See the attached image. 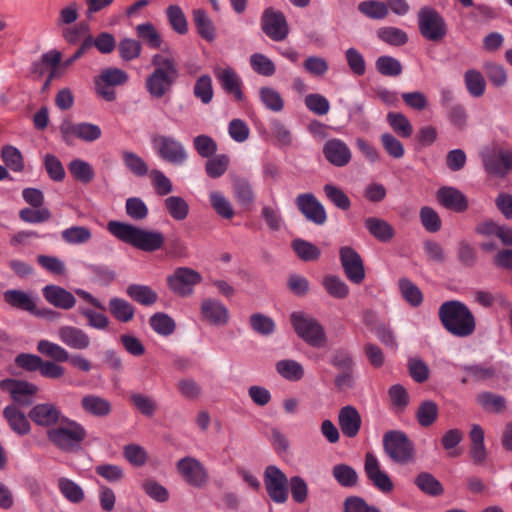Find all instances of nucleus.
Returning a JSON list of instances; mask_svg holds the SVG:
<instances>
[{
  "mask_svg": "<svg viewBox=\"0 0 512 512\" xmlns=\"http://www.w3.org/2000/svg\"><path fill=\"white\" fill-rule=\"evenodd\" d=\"M292 247L297 256L303 261L317 260L320 256V250L315 245L302 239L294 240Z\"/></svg>",
  "mask_w": 512,
  "mask_h": 512,
  "instance_id": "nucleus-59",
  "label": "nucleus"
},
{
  "mask_svg": "<svg viewBox=\"0 0 512 512\" xmlns=\"http://www.w3.org/2000/svg\"><path fill=\"white\" fill-rule=\"evenodd\" d=\"M375 66L377 71L387 77H396L399 76L403 71V66L399 60L391 56H380L376 62Z\"/></svg>",
  "mask_w": 512,
  "mask_h": 512,
  "instance_id": "nucleus-46",
  "label": "nucleus"
},
{
  "mask_svg": "<svg viewBox=\"0 0 512 512\" xmlns=\"http://www.w3.org/2000/svg\"><path fill=\"white\" fill-rule=\"evenodd\" d=\"M166 16L172 29L179 34H186L188 24L184 12L178 5H170L166 9Z\"/></svg>",
  "mask_w": 512,
  "mask_h": 512,
  "instance_id": "nucleus-49",
  "label": "nucleus"
},
{
  "mask_svg": "<svg viewBox=\"0 0 512 512\" xmlns=\"http://www.w3.org/2000/svg\"><path fill=\"white\" fill-rule=\"evenodd\" d=\"M193 20L202 38L209 41L214 39V26L204 10H194Z\"/></svg>",
  "mask_w": 512,
  "mask_h": 512,
  "instance_id": "nucleus-51",
  "label": "nucleus"
},
{
  "mask_svg": "<svg viewBox=\"0 0 512 512\" xmlns=\"http://www.w3.org/2000/svg\"><path fill=\"white\" fill-rule=\"evenodd\" d=\"M164 207L168 214L176 221H182L189 214V205L180 196H169L164 200Z\"/></svg>",
  "mask_w": 512,
  "mask_h": 512,
  "instance_id": "nucleus-35",
  "label": "nucleus"
},
{
  "mask_svg": "<svg viewBox=\"0 0 512 512\" xmlns=\"http://www.w3.org/2000/svg\"><path fill=\"white\" fill-rule=\"evenodd\" d=\"M290 321L296 334L309 345L323 347L326 344L325 330L315 318L303 312H294Z\"/></svg>",
  "mask_w": 512,
  "mask_h": 512,
  "instance_id": "nucleus-5",
  "label": "nucleus"
},
{
  "mask_svg": "<svg viewBox=\"0 0 512 512\" xmlns=\"http://www.w3.org/2000/svg\"><path fill=\"white\" fill-rule=\"evenodd\" d=\"M383 447L390 459L399 464L413 461L414 445L401 431H389L383 437Z\"/></svg>",
  "mask_w": 512,
  "mask_h": 512,
  "instance_id": "nucleus-7",
  "label": "nucleus"
},
{
  "mask_svg": "<svg viewBox=\"0 0 512 512\" xmlns=\"http://www.w3.org/2000/svg\"><path fill=\"white\" fill-rule=\"evenodd\" d=\"M177 469L184 480L194 487H203L208 480L206 469L195 458L184 457L180 459L177 463Z\"/></svg>",
  "mask_w": 512,
  "mask_h": 512,
  "instance_id": "nucleus-16",
  "label": "nucleus"
},
{
  "mask_svg": "<svg viewBox=\"0 0 512 512\" xmlns=\"http://www.w3.org/2000/svg\"><path fill=\"white\" fill-rule=\"evenodd\" d=\"M108 309L111 315L122 323L130 322L135 314V308L132 304L118 297L109 300Z\"/></svg>",
  "mask_w": 512,
  "mask_h": 512,
  "instance_id": "nucleus-30",
  "label": "nucleus"
},
{
  "mask_svg": "<svg viewBox=\"0 0 512 512\" xmlns=\"http://www.w3.org/2000/svg\"><path fill=\"white\" fill-rule=\"evenodd\" d=\"M339 254L347 278L355 284H360L365 278L364 264L360 255L349 246L340 248Z\"/></svg>",
  "mask_w": 512,
  "mask_h": 512,
  "instance_id": "nucleus-14",
  "label": "nucleus"
},
{
  "mask_svg": "<svg viewBox=\"0 0 512 512\" xmlns=\"http://www.w3.org/2000/svg\"><path fill=\"white\" fill-rule=\"evenodd\" d=\"M229 163L230 159L227 155H216L208 159L205 164V171L209 177L214 179L219 178L227 171Z\"/></svg>",
  "mask_w": 512,
  "mask_h": 512,
  "instance_id": "nucleus-54",
  "label": "nucleus"
},
{
  "mask_svg": "<svg viewBox=\"0 0 512 512\" xmlns=\"http://www.w3.org/2000/svg\"><path fill=\"white\" fill-rule=\"evenodd\" d=\"M260 99L265 107L274 112H280L284 107V101L280 93L270 87H262L259 91Z\"/></svg>",
  "mask_w": 512,
  "mask_h": 512,
  "instance_id": "nucleus-56",
  "label": "nucleus"
},
{
  "mask_svg": "<svg viewBox=\"0 0 512 512\" xmlns=\"http://www.w3.org/2000/svg\"><path fill=\"white\" fill-rule=\"evenodd\" d=\"M200 309L203 320L212 325H225L229 320L228 309L216 299H204L201 303Z\"/></svg>",
  "mask_w": 512,
  "mask_h": 512,
  "instance_id": "nucleus-22",
  "label": "nucleus"
},
{
  "mask_svg": "<svg viewBox=\"0 0 512 512\" xmlns=\"http://www.w3.org/2000/svg\"><path fill=\"white\" fill-rule=\"evenodd\" d=\"M0 389L8 392L13 401L20 405H28L30 401L26 397L32 396L38 391V387L33 383L10 378L0 381Z\"/></svg>",
  "mask_w": 512,
  "mask_h": 512,
  "instance_id": "nucleus-18",
  "label": "nucleus"
},
{
  "mask_svg": "<svg viewBox=\"0 0 512 512\" xmlns=\"http://www.w3.org/2000/svg\"><path fill=\"white\" fill-rule=\"evenodd\" d=\"M60 132L63 140L71 144L73 138H79L85 142H93L101 137L102 131L98 125L92 123L64 122L60 126Z\"/></svg>",
  "mask_w": 512,
  "mask_h": 512,
  "instance_id": "nucleus-13",
  "label": "nucleus"
},
{
  "mask_svg": "<svg viewBox=\"0 0 512 512\" xmlns=\"http://www.w3.org/2000/svg\"><path fill=\"white\" fill-rule=\"evenodd\" d=\"M81 407L87 414L99 418L108 416L112 411L109 400L94 394L85 395L81 399Z\"/></svg>",
  "mask_w": 512,
  "mask_h": 512,
  "instance_id": "nucleus-28",
  "label": "nucleus"
},
{
  "mask_svg": "<svg viewBox=\"0 0 512 512\" xmlns=\"http://www.w3.org/2000/svg\"><path fill=\"white\" fill-rule=\"evenodd\" d=\"M477 402L489 412H502L506 408V400L503 396L490 392H482L477 396Z\"/></svg>",
  "mask_w": 512,
  "mask_h": 512,
  "instance_id": "nucleus-50",
  "label": "nucleus"
},
{
  "mask_svg": "<svg viewBox=\"0 0 512 512\" xmlns=\"http://www.w3.org/2000/svg\"><path fill=\"white\" fill-rule=\"evenodd\" d=\"M60 410L51 403L37 404L29 411L30 419L37 425L50 427L59 421Z\"/></svg>",
  "mask_w": 512,
  "mask_h": 512,
  "instance_id": "nucleus-24",
  "label": "nucleus"
},
{
  "mask_svg": "<svg viewBox=\"0 0 512 512\" xmlns=\"http://www.w3.org/2000/svg\"><path fill=\"white\" fill-rule=\"evenodd\" d=\"M326 197L339 209L348 210L351 201L345 192L332 184H326L323 188Z\"/></svg>",
  "mask_w": 512,
  "mask_h": 512,
  "instance_id": "nucleus-61",
  "label": "nucleus"
},
{
  "mask_svg": "<svg viewBox=\"0 0 512 512\" xmlns=\"http://www.w3.org/2000/svg\"><path fill=\"white\" fill-rule=\"evenodd\" d=\"M120 57L125 61L138 58L142 51L141 42L131 38H124L118 43Z\"/></svg>",
  "mask_w": 512,
  "mask_h": 512,
  "instance_id": "nucleus-58",
  "label": "nucleus"
},
{
  "mask_svg": "<svg viewBox=\"0 0 512 512\" xmlns=\"http://www.w3.org/2000/svg\"><path fill=\"white\" fill-rule=\"evenodd\" d=\"M193 146L202 158L212 157L218 149L216 141L208 135H198L193 139Z\"/></svg>",
  "mask_w": 512,
  "mask_h": 512,
  "instance_id": "nucleus-57",
  "label": "nucleus"
},
{
  "mask_svg": "<svg viewBox=\"0 0 512 512\" xmlns=\"http://www.w3.org/2000/svg\"><path fill=\"white\" fill-rule=\"evenodd\" d=\"M436 198L443 207L458 213L468 208L466 196L454 187H441L436 193Z\"/></svg>",
  "mask_w": 512,
  "mask_h": 512,
  "instance_id": "nucleus-23",
  "label": "nucleus"
},
{
  "mask_svg": "<svg viewBox=\"0 0 512 512\" xmlns=\"http://www.w3.org/2000/svg\"><path fill=\"white\" fill-rule=\"evenodd\" d=\"M126 293L131 299L144 306L152 305L158 299L157 293L146 285H129L126 289Z\"/></svg>",
  "mask_w": 512,
  "mask_h": 512,
  "instance_id": "nucleus-33",
  "label": "nucleus"
},
{
  "mask_svg": "<svg viewBox=\"0 0 512 512\" xmlns=\"http://www.w3.org/2000/svg\"><path fill=\"white\" fill-rule=\"evenodd\" d=\"M364 471L375 488L385 494L392 492L394 484L391 478L382 470L380 462L371 452L365 454Z\"/></svg>",
  "mask_w": 512,
  "mask_h": 512,
  "instance_id": "nucleus-12",
  "label": "nucleus"
},
{
  "mask_svg": "<svg viewBox=\"0 0 512 512\" xmlns=\"http://www.w3.org/2000/svg\"><path fill=\"white\" fill-rule=\"evenodd\" d=\"M3 416L11 429L19 435H26L30 431L29 421L16 406L10 405L4 408Z\"/></svg>",
  "mask_w": 512,
  "mask_h": 512,
  "instance_id": "nucleus-29",
  "label": "nucleus"
},
{
  "mask_svg": "<svg viewBox=\"0 0 512 512\" xmlns=\"http://www.w3.org/2000/svg\"><path fill=\"white\" fill-rule=\"evenodd\" d=\"M399 288L401 291L402 297L408 302L411 306L417 307L423 301V295L421 290L409 279L402 278L399 280Z\"/></svg>",
  "mask_w": 512,
  "mask_h": 512,
  "instance_id": "nucleus-48",
  "label": "nucleus"
},
{
  "mask_svg": "<svg viewBox=\"0 0 512 512\" xmlns=\"http://www.w3.org/2000/svg\"><path fill=\"white\" fill-rule=\"evenodd\" d=\"M327 161L336 167L346 166L352 157L350 148L340 139H331L323 147Z\"/></svg>",
  "mask_w": 512,
  "mask_h": 512,
  "instance_id": "nucleus-21",
  "label": "nucleus"
},
{
  "mask_svg": "<svg viewBox=\"0 0 512 512\" xmlns=\"http://www.w3.org/2000/svg\"><path fill=\"white\" fill-rule=\"evenodd\" d=\"M4 300L10 306L34 313L36 303L29 294L21 290H8L4 293Z\"/></svg>",
  "mask_w": 512,
  "mask_h": 512,
  "instance_id": "nucleus-31",
  "label": "nucleus"
},
{
  "mask_svg": "<svg viewBox=\"0 0 512 512\" xmlns=\"http://www.w3.org/2000/svg\"><path fill=\"white\" fill-rule=\"evenodd\" d=\"M153 146L161 159L174 165H181L187 160L183 144L170 135L157 134L152 138Z\"/></svg>",
  "mask_w": 512,
  "mask_h": 512,
  "instance_id": "nucleus-8",
  "label": "nucleus"
},
{
  "mask_svg": "<svg viewBox=\"0 0 512 512\" xmlns=\"http://www.w3.org/2000/svg\"><path fill=\"white\" fill-rule=\"evenodd\" d=\"M367 231L382 243L390 242L395 236V230L390 223L378 217H368L364 220Z\"/></svg>",
  "mask_w": 512,
  "mask_h": 512,
  "instance_id": "nucleus-26",
  "label": "nucleus"
},
{
  "mask_svg": "<svg viewBox=\"0 0 512 512\" xmlns=\"http://www.w3.org/2000/svg\"><path fill=\"white\" fill-rule=\"evenodd\" d=\"M418 28L423 38L441 42L447 35V24L438 11L429 6L422 7L417 14Z\"/></svg>",
  "mask_w": 512,
  "mask_h": 512,
  "instance_id": "nucleus-6",
  "label": "nucleus"
},
{
  "mask_svg": "<svg viewBox=\"0 0 512 512\" xmlns=\"http://www.w3.org/2000/svg\"><path fill=\"white\" fill-rule=\"evenodd\" d=\"M201 275L191 268H178L173 275L168 278L170 289L180 295L187 296L193 291V286L200 283Z\"/></svg>",
  "mask_w": 512,
  "mask_h": 512,
  "instance_id": "nucleus-15",
  "label": "nucleus"
},
{
  "mask_svg": "<svg viewBox=\"0 0 512 512\" xmlns=\"http://www.w3.org/2000/svg\"><path fill=\"white\" fill-rule=\"evenodd\" d=\"M154 71L146 78L145 86L150 96L161 98L176 82L179 72L177 63L169 50L152 56Z\"/></svg>",
  "mask_w": 512,
  "mask_h": 512,
  "instance_id": "nucleus-2",
  "label": "nucleus"
},
{
  "mask_svg": "<svg viewBox=\"0 0 512 512\" xmlns=\"http://www.w3.org/2000/svg\"><path fill=\"white\" fill-rule=\"evenodd\" d=\"M295 202L299 211L308 221L316 225H323L326 222V211L312 193L299 194Z\"/></svg>",
  "mask_w": 512,
  "mask_h": 512,
  "instance_id": "nucleus-17",
  "label": "nucleus"
},
{
  "mask_svg": "<svg viewBox=\"0 0 512 512\" xmlns=\"http://www.w3.org/2000/svg\"><path fill=\"white\" fill-rule=\"evenodd\" d=\"M335 480L343 487H354L358 483V474L347 464H337L332 469Z\"/></svg>",
  "mask_w": 512,
  "mask_h": 512,
  "instance_id": "nucleus-44",
  "label": "nucleus"
},
{
  "mask_svg": "<svg viewBox=\"0 0 512 512\" xmlns=\"http://www.w3.org/2000/svg\"><path fill=\"white\" fill-rule=\"evenodd\" d=\"M415 485L425 494L439 496L443 493L442 484L430 473L421 472L415 478Z\"/></svg>",
  "mask_w": 512,
  "mask_h": 512,
  "instance_id": "nucleus-40",
  "label": "nucleus"
},
{
  "mask_svg": "<svg viewBox=\"0 0 512 512\" xmlns=\"http://www.w3.org/2000/svg\"><path fill=\"white\" fill-rule=\"evenodd\" d=\"M438 315L443 327L456 337H468L476 329V320L473 313L460 301L444 302L439 307Z\"/></svg>",
  "mask_w": 512,
  "mask_h": 512,
  "instance_id": "nucleus-3",
  "label": "nucleus"
},
{
  "mask_svg": "<svg viewBox=\"0 0 512 512\" xmlns=\"http://www.w3.org/2000/svg\"><path fill=\"white\" fill-rule=\"evenodd\" d=\"M287 477L276 466H268L264 473V484L269 497L276 503L288 499Z\"/></svg>",
  "mask_w": 512,
  "mask_h": 512,
  "instance_id": "nucleus-11",
  "label": "nucleus"
},
{
  "mask_svg": "<svg viewBox=\"0 0 512 512\" xmlns=\"http://www.w3.org/2000/svg\"><path fill=\"white\" fill-rule=\"evenodd\" d=\"M250 64L256 73L263 76H272L276 71L273 61L261 53L251 55Z\"/></svg>",
  "mask_w": 512,
  "mask_h": 512,
  "instance_id": "nucleus-62",
  "label": "nucleus"
},
{
  "mask_svg": "<svg viewBox=\"0 0 512 512\" xmlns=\"http://www.w3.org/2000/svg\"><path fill=\"white\" fill-rule=\"evenodd\" d=\"M214 74L226 92L233 94L238 101L243 100L244 95L241 90V82L233 69L216 68Z\"/></svg>",
  "mask_w": 512,
  "mask_h": 512,
  "instance_id": "nucleus-27",
  "label": "nucleus"
},
{
  "mask_svg": "<svg viewBox=\"0 0 512 512\" xmlns=\"http://www.w3.org/2000/svg\"><path fill=\"white\" fill-rule=\"evenodd\" d=\"M107 230L120 241L144 252L161 249L165 243L162 232L147 230L120 221H109Z\"/></svg>",
  "mask_w": 512,
  "mask_h": 512,
  "instance_id": "nucleus-1",
  "label": "nucleus"
},
{
  "mask_svg": "<svg viewBox=\"0 0 512 512\" xmlns=\"http://www.w3.org/2000/svg\"><path fill=\"white\" fill-rule=\"evenodd\" d=\"M483 165L487 173L504 178L512 172V149L494 147L483 156Z\"/></svg>",
  "mask_w": 512,
  "mask_h": 512,
  "instance_id": "nucleus-9",
  "label": "nucleus"
},
{
  "mask_svg": "<svg viewBox=\"0 0 512 512\" xmlns=\"http://www.w3.org/2000/svg\"><path fill=\"white\" fill-rule=\"evenodd\" d=\"M261 28L270 39L277 42L285 40L290 31L285 15L271 7L263 12Z\"/></svg>",
  "mask_w": 512,
  "mask_h": 512,
  "instance_id": "nucleus-10",
  "label": "nucleus"
},
{
  "mask_svg": "<svg viewBox=\"0 0 512 512\" xmlns=\"http://www.w3.org/2000/svg\"><path fill=\"white\" fill-rule=\"evenodd\" d=\"M37 351L55 362H67L70 359V353L63 346L49 340L38 341Z\"/></svg>",
  "mask_w": 512,
  "mask_h": 512,
  "instance_id": "nucleus-32",
  "label": "nucleus"
},
{
  "mask_svg": "<svg viewBox=\"0 0 512 512\" xmlns=\"http://www.w3.org/2000/svg\"><path fill=\"white\" fill-rule=\"evenodd\" d=\"M277 372L285 379L300 380L304 375L303 367L294 360H282L276 364Z\"/></svg>",
  "mask_w": 512,
  "mask_h": 512,
  "instance_id": "nucleus-52",
  "label": "nucleus"
},
{
  "mask_svg": "<svg viewBox=\"0 0 512 512\" xmlns=\"http://www.w3.org/2000/svg\"><path fill=\"white\" fill-rule=\"evenodd\" d=\"M1 158L6 167L14 172L24 170V159L22 153L14 146L5 145L2 147Z\"/></svg>",
  "mask_w": 512,
  "mask_h": 512,
  "instance_id": "nucleus-45",
  "label": "nucleus"
},
{
  "mask_svg": "<svg viewBox=\"0 0 512 512\" xmlns=\"http://www.w3.org/2000/svg\"><path fill=\"white\" fill-rule=\"evenodd\" d=\"M420 220L423 227L431 233L438 232L441 229V219L438 213L431 207L424 206L420 209Z\"/></svg>",
  "mask_w": 512,
  "mask_h": 512,
  "instance_id": "nucleus-63",
  "label": "nucleus"
},
{
  "mask_svg": "<svg viewBox=\"0 0 512 512\" xmlns=\"http://www.w3.org/2000/svg\"><path fill=\"white\" fill-rule=\"evenodd\" d=\"M69 172L79 182L90 183L95 176L92 166L81 159H74L68 165Z\"/></svg>",
  "mask_w": 512,
  "mask_h": 512,
  "instance_id": "nucleus-43",
  "label": "nucleus"
},
{
  "mask_svg": "<svg viewBox=\"0 0 512 512\" xmlns=\"http://www.w3.org/2000/svg\"><path fill=\"white\" fill-rule=\"evenodd\" d=\"M362 424L361 415L351 405L342 407L338 413V425L344 436L354 438L358 435Z\"/></svg>",
  "mask_w": 512,
  "mask_h": 512,
  "instance_id": "nucleus-20",
  "label": "nucleus"
},
{
  "mask_svg": "<svg viewBox=\"0 0 512 512\" xmlns=\"http://www.w3.org/2000/svg\"><path fill=\"white\" fill-rule=\"evenodd\" d=\"M122 159L125 166L136 176L143 177L148 173V166L137 154L130 151L122 152Z\"/></svg>",
  "mask_w": 512,
  "mask_h": 512,
  "instance_id": "nucleus-60",
  "label": "nucleus"
},
{
  "mask_svg": "<svg viewBox=\"0 0 512 512\" xmlns=\"http://www.w3.org/2000/svg\"><path fill=\"white\" fill-rule=\"evenodd\" d=\"M326 292L333 298L343 299L349 293V288L346 283L339 277L334 275H327L322 280Z\"/></svg>",
  "mask_w": 512,
  "mask_h": 512,
  "instance_id": "nucleus-47",
  "label": "nucleus"
},
{
  "mask_svg": "<svg viewBox=\"0 0 512 512\" xmlns=\"http://www.w3.org/2000/svg\"><path fill=\"white\" fill-rule=\"evenodd\" d=\"M135 31L138 38H140L150 48L158 49L161 47L162 37L151 22L137 25Z\"/></svg>",
  "mask_w": 512,
  "mask_h": 512,
  "instance_id": "nucleus-34",
  "label": "nucleus"
},
{
  "mask_svg": "<svg viewBox=\"0 0 512 512\" xmlns=\"http://www.w3.org/2000/svg\"><path fill=\"white\" fill-rule=\"evenodd\" d=\"M438 405L432 400L423 401L416 412V418L420 426L429 427L437 420Z\"/></svg>",
  "mask_w": 512,
  "mask_h": 512,
  "instance_id": "nucleus-42",
  "label": "nucleus"
},
{
  "mask_svg": "<svg viewBox=\"0 0 512 512\" xmlns=\"http://www.w3.org/2000/svg\"><path fill=\"white\" fill-rule=\"evenodd\" d=\"M43 296L51 305L64 310L75 306L73 294L57 285H47L43 288Z\"/></svg>",
  "mask_w": 512,
  "mask_h": 512,
  "instance_id": "nucleus-25",
  "label": "nucleus"
},
{
  "mask_svg": "<svg viewBox=\"0 0 512 512\" xmlns=\"http://www.w3.org/2000/svg\"><path fill=\"white\" fill-rule=\"evenodd\" d=\"M377 37L391 46H402L408 42V35L405 31L392 26L381 27L376 32Z\"/></svg>",
  "mask_w": 512,
  "mask_h": 512,
  "instance_id": "nucleus-38",
  "label": "nucleus"
},
{
  "mask_svg": "<svg viewBox=\"0 0 512 512\" xmlns=\"http://www.w3.org/2000/svg\"><path fill=\"white\" fill-rule=\"evenodd\" d=\"M58 488L61 494L71 503H80L85 498L83 489L76 482L68 478H59Z\"/></svg>",
  "mask_w": 512,
  "mask_h": 512,
  "instance_id": "nucleus-39",
  "label": "nucleus"
},
{
  "mask_svg": "<svg viewBox=\"0 0 512 512\" xmlns=\"http://www.w3.org/2000/svg\"><path fill=\"white\" fill-rule=\"evenodd\" d=\"M387 122L392 130L402 138H409L413 133V126L409 119L400 112H389Z\"/></svg>",
  "mask_w": 512,
  "mask_h": 512,
  "instance_id": "nucleus-37",
  "label": "nucleus"
},
{
  "mask_svg": "<svg viewBox=\"0 0 512 512\" xmlns=\"http://www.w3.org/2000/svg\"><path fill=\"white\" fill-rule=\"evenodd\" d=\"M358 10L370 19L381 20L388 16V6L385 2L378 0L362 1L358 5Z\"/></svg>",
  "mask_w": 512,
  "mask_h": 512,
  "instance_id": "nucleus-36",
  "label": "nucleus"
},
{
  "mask_svg": "<svg viewBox=\"0 0 512 512\" xmlns=\"http://www.w3.org/2000/svg\"><path fill=\"white\" fill-rule=\"evenodd\" d=\"M86 436L87 432L81 424L68 419L47 431L48 440L65 453L79 451Z\"/></svg>",
  "mask_w": 512,
  "mask_h": 512,
  "instance_id": "nucleus-4",
  "label": "nucleus"
},
{
  "mask_svg": "<svg viewBox=\"0 0 512 512\" xmlns=\"http://www.w3.org/2000/svg\"><path fill=\"white\" fill-rule=\"evenodd\" d=\"M62 239L68 244H82L88 242L92 233L89 228L84 226H73L67 228L61 233Z\"/></svg>",
  "mask_w": 512,
  "mask_h": 512,
  "instance_id": "nucleus-53",
  "label": "nucleus"
},
{
  "mask_svg": "<svg viewBox=\"0 0 512 512\" xmlns=\"http://www.w3.org/2000/svg\"><path fill=\"white\" fill-rule=\"evenodd\" d=\"M150 325L155 332L163 336L172 334L176 327L174 320L169 315L160 312L150 318Z\"/></svg>",
  "mask_w": 512,
  "mask_h": 512,
  "instance_id": "nucleus-55",
  "label": "nucleus"
},
{
  "mask_svg": "<svg viewBox=\"0 0 512 512\" xmlns=\"http://www.w3.org/2000/svg\"><path fill=\"white\" fill-rule=\"evenodd\" d=\"M57 335L64 345L74 350H86L91 345L89 335L83 329L75 326H60Z\"/></svg>",
  "mask_w": 512,
  "mask_h": 512,
  "instance_id": "nucleus-19",
  "label": "nucleus"
},
{
  "mask_svg": "<svg viewBox=\"0 0 512 512\" xmlns=\"http://www.w3.org/2000/svg\"><path fill=\"white\" fill-rule=\"evenodd\" d=\"M464 82L468 92L473 97H481L486 88V82L481 74L476 69H469L464 74Z\"/></svg>",
  "mask_w": 512,
  "mask_h": 512,
  "instance_id": "nucleus-41",
  "label": "nucleus"
},
{
  "mask_svg": "<svg viewBox=\"0 0 512 512\" xmlns=\"http://www.w3.org/2000/svg\"><path fill=\"white\" fill-rule=\"evenodd\" d=\"M249 323L255 332L262 335H270L275 330L274 321L262 313L252 314Z\"/></svg>",
  "mask_w": 512,
  "mask_h": 512,
  "instance_id": "nucleus-64",
  "label": "nucleus"
}]
</instances>
